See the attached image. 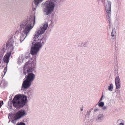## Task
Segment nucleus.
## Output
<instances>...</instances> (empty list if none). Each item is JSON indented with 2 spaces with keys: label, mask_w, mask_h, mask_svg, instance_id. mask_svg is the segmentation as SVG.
<instances>
[{
  "label": "nucleus",
  "mask_w": 125,
  "mask_h": 125,
  "mask_svg": "<svg viewBox=\"0 0 125 125\" xmlns=\"http://www.w3.org/2000/svg\"><path fill=\"white\" fill-rule=\"evenodd\" d=\"M48 26V23L46 22L43 24L35 32V35L33 38L34 42L32 43L30 53L32 55H36L42 47V45L45 42L43 38L40 37L41 35L47 30Z\"/></svg>",
  "instance_id": "nucleus-1"
},
{
  "label": "nucleus",
  "mask_w": 125,
  "mask_h": 125,
  "mask_svg": "<svg viewBox=\"0 0 125 125\" xmlns=\"http://www.w3.org/2000/svg\"><path fill=\"white\" fill-rule=\"evenodd\" d=\"M36 63L35 61H31L26 62L23 67V73L27 75L26 80L23 82L22 87L27 89L31 85V83L35 78V75L34 72H35Z\"/></svg>",
  "instance_id": "nucleus-2"
},
{
  "label": "nucleus",
  "mask_w": 125,
  "mask_h": 125,
  "mask_svg": "<svg viewBox=\"0 0 125 125\" xmlns=\"http://www.w3.org/2000/svg\"><path fill=\"white\" fill-rule=\"evenodd\" d=\"M35 16H33L25 20L20 23V27L21 31L20 39L17 40V43L16 42V45L18 46L20 42H21L29 35L31 29L35 24Z\"/></svg>",
  "instance_id": "nucleus-3"
},
{
  "label": "nucleus",
  "mask_w": 125,
  "mask_h": 125,
  "mask_svg": "<svg viewBox=\"0 0 125 125\" xmlns=\"http://www.w3.org/2000/svg\"><path fill=\"white\" fill-rule=\"evenodd\" d=\"M27 100V97L25 95H17L12 100V104L15 108H20L25 105Z\"/></svg>",
  "instance_id": "nucleus-4"
},
{
  "label": "nucleus",
  "mask_w": 125,
  "mask_h": 125,
  "mask_svg": "<svg viewBox=\"0 0 125 125\" xmlns=\"http://www.w3.org/2000/svg\"><path fill=\"white\" fill-rule=\"evenodd\" d=\"M56 0H49L45 2L44 3L42 4V10L45 15H48L53 11Z\"/></svg>",
  "instance_id": "nucleus-5"
},
{
  "label": "nucleus",
  "mask_w": 125,
  "mask_h": 125,
  "mask_svg": "<svg viewBox=\"0 0 125 125\" xmlns=\"http://www.w3.org/2000/svg\"><path fill=\"white\" fill-rule=\"evenodd\" d=\"M14 42L12 38H10L7 42L6 48L10 52L6 53L3 58L4 62L8 64L9 61L10 57L11 54V52L14 48Z\"/></svg>",
  "instance_id": "nucleus-6"
},
{
  "label": "nucleus",
  "mask_w": 125,
  "mask_h": 125,
  "mask_svg": "<svg viewBox=\"0 0 125 125\" xmlns=\"http://www.w3.org/2000/svg\"><path fill=\"white\" fill-rule=\"evenodd\" d=\"M111 2L107 1V3L105 5V10L106 12V16L107 20L108 22L109 27H110L111 24Z\"/></svg>",
  "instance_id": "nucleus-7"
},
{
  "label": "nucleus",
  "mask_w": 125,
  "mask_h": 125,
  "mask_svg": "<svg viewBox=\"0 0 125 125\" xmlns=\"http://www.w3.org/2000/svg\"><path fill=\"white\" fill-rule=\"evenodd\" d=\"M27 114V112L26 111L21 110L19 111L16 114L15 118V120H17L26 115Z\"/></svg>",
  "instance_id": "nucleus-8"
},
{
  "label": "nucleus",
  "mask_w": 125,
  "mask_h": 125,
  "mask_svg": "<svg viewBox=\"0 0 125 125\" xmlns=\"http://www.w3.org/2000/svg\"><path fill=\"white\" fill-rule=\"evenodd\" d=\"M115 73L118 74V76H116L115 78V83L116 89H119L121 87V81L120 77L118 75V72L116 70L115 71Z\"/></svg>",
  "instance_id": "nucleus-9"
},
{
  "label": "nucleus",
  "mask_w": 125,
  "mask_h": 125,
  "mask_svg": "<svg viewBox=\"0 0 125 125\" xmlns=\"http://www.w3.org/2000/svg\"><path fill=\"white\" fill-rule=\"evenodd\" d=\"M104 116L102 114H99L96 116V120L98 123H101L104 120Z\"/></svg>",
  "instance_id": "nucleus-10"
},
{
  "label": "nucleus",
  "mask_w": 125,
  "mask_h": 125,
  "mask_svg": "<svg viewBox=\"0 0 125 125\" xmlns=\"http://www.w3.org/2000/svg\"><path fill=\"white\" fill-rule=\"evenodd\" d=\"M111 39L112 41H114L116 36V31L114 28L112 29L111 33Z\"/></svg>",
  "instance_id": "nucleus-11"
},
{
  "label": "nucleus",
  "mask_w": 125,
  "mask_h": 125,
  "mask_svg": "<svg viewBox=\"0 0 125 125\" xmlns=\"http://www.w3.org/2000/svg\"><path fill=\"white\" fill-rule=\"evenodd\" d=\"M25 57L24 55H22L19 57L18 60V62L19 63H21L23 62L25 59Z\"/></svg>",
  "instance_id": "nucleus-12"
},
{
  "label": "nucleus",
  "mask_w": 125,
  "mask_h": 125,
  "mask_svg": "<svg viewBox=\"0 0 125 125\" xmlns=\"http://www.w3.org/2000/svg\"><path fill=\"white\" fill-rule=\"evenodd\" d=\"M43 0H34V3L35 5V7H36L40 3L42 2Z\"/></svg>",
  "instance_id": "nucleus-13"
},
{
  "label": "nucleus",
  "mask_w": 125,
  "mask_h": 125,
  "mask_svg": "<svg viewBox=\"0 0 125 125\" xmlns=\"http://www.w3.org/2000/svg\"><path fill=\"white\" fill-rule=\"evenodd\" d=\"M113 88V84L111 83L108 87V90L110 91H112Z\"/></svg>",
  "instance_id": "nucleus-14"
},
{
  "label": "nucleus",
  "mask_w": 125,
  "mask_h": 125,
  "mask_svg": "<svg viewBox=\"0 0 125 125\" xmlns=\"http://www.w3.org/2000/svg\"><path fill=\"white\" fill-rule=\"evenodd\" d=\"M91 109L87 111V112L86 114L85 115V116L86 117H89V116L90 115L91 113Z\"/></svg>",
  "instance_id": "nucleus-15"
},
{
  "label": "nucleus",
  "mask_w": 125,
  "mask_h": 125,
  "mask_svg": "<svg viewBox=\"0 0 125 125\" xmlns=\"http://www.w3.org/2000/svg\"><path fill=\"white\" fill-rule=\"evenodd\" d=\"M104 104V103L103 102H101L98 104V106L99 107H103Z\"/></svg>",
  "instance_id": "nucleus-16"
},
{
  "label": "nucleus",
  "mask_w": 125,
  "mask_h": 125,
  "mask_svg": "<svg viewBox=\"0 0 125 125\" xmlns=\"http://www.w3.org/2000/svg\"><path fill=\"white\" fill-rule=\"evenodd\" d=\"M16 125H26L25 123L23 122H20L19 123H17Z\"/></svg>",
  "instance_id": "nucleus-17"
},
{
  "label": "nucleus",
  "mask_w": 125,
  "mask_h": 125,
  "mask_svg": "<svg viewBox=\"0 0 125 125\" xmlns=\"http://www.w3.org/2000/svg\"><path fill=\"white\" fill-rule=\"evenodd\" d=\"M83 44V46L84 47H86L87 46V44L86 43H85L84 44H83V43L81 42V43H79V44L82 45Z\"/></svg>",
  "instance_id": "nucleus-18"
},
{
  "label": "nucleus",
  "mask_w": 125,
  "mask_h": 125,
  "mask_svg": "<svg viewBox=\"0 0 125 125\" xmlns=\"http://www.w3.org/2000/svg\"><path fill=\"white\" fill-rule=\"evenodd\" d=\"M99 110V109L97 108H96L94 109V112H98Z\"/></svg>",
  "instance_id": "nucleus-19"
},
{
  "label": "nucleus",
  "mask_w": 125,
  "mask_h": 125,
  "mask_svg": "<svg viewBox=\"0 0 125 125\" xmlns=\"http://www.w3.org/2000/svg\"><path fill=\"white\" fill-rule=\"evenodd\" d=\"M107 108V107L106 106H103V107L102 108V109L103 110H105Z\"/></svg>",
  "instance_id": "nucleus-20"
},
{
  "label": "nucleus",
  "mask_w": 125,
  "mask_h": 125,
  "mask_svg": "<svg viewBox=\"0 0 125 125\" xmlns=\"http://www.w3.org/2000/svg\"><path fill=\"white\" fill-rule=\"evenodd\" d=\"M2 103V104H3V101H0V108L2 106V105L1 104V103Z\"/></svg>",
  "instance_id": "nucleus-21"
},
{
  "label": "nucleus",
  "mask_w": 125,
  "mask_h": 125,
  "mask_svg": "<svg viewBox=\"0 0 125 125\" xmlns=\"http://www.w3.org/2000/svg\"><path fill=\"white\" fill-rule=\"evenodd\" d=\"M86 124L87 125H92V124L90 122H89L88 123H86Z\"/></svg>",
  "instance_id": "nucleus-22"
},
{
  "label": "nucleus",
  "mask_w": 125,
  "mask_h": 125,
  "mask_svg": "<svg viewBox=\"0 0 125 125\" xmlns=\"http://www.w3.org/2000/svg\"><path fill=\"white\" fill-rule=\"evenodd\" d=\"M2 54H1V55L0 56V63L1 62V59L2 58Z\"/></svg>",
  "instance_id": "nucleus-23"
},
{
  "label": "nucleus",
  "mask_w": 125,
  "mask_h": 125,
  "mask_svg": "<svg viewBox=\"0 0 125 125\" xmlns=\"http://www.w3.org/2000/svg\"><path fill=\"white\" fill-rule=\"evenodd\" d=\"M115 49L116 51H117V50H118V49L117 47V46H116V45L115 46Z\"/></svg>",
  "instance_id": "nucleus-24"
},
{
  "label": "nucleus",
  "mask_w": 125,
  "mask_h": 125,
  "mask_svg": "<svg viewBox=\"0 0 125 125\" xmlns=\"http://www.w3.org/2000/svg\"><path fill=\"white\" fill-rule=\"evenodd\" d=\"M83 106H82L80 108V110L81 111H83Z\"/></svg>",
  "instance_id": "nucleus-25"
},
{
  "label": "nucleus",
  "mask_w": 125,
  "mask_h": 125,
  "mask_svg": "<svg viewBox=\"0 0 125 125\" xmlns=\"http://www.w3.org/2000/svg\"><path fill=\"white\" fill-rule=\"evenodd\" d=\"M102 98H101L100 100L99 101V102L98 103H99V102H101V101H102Z\"/></svg>",
  "instance_id": "nucleus-26"
},
{
  "label": "nucleus",
  "mask_w": 125,
  "mask_h": 125,
  "mask_svg": "<svg viewBox=\"0 0 125 125\" xmlns=\"http://www.w3.org/2000/svg\"><path fill=\"white\" fill-rule=\"evenodd\" d=\"M25 58L26 59H28L29 58V57L28 55V56L26 57Z\"/></svg>",
  "instance_id": "nucleus-27"
},
{
  "label": "nucleus",
  "mask_w": 125,
  "mask_h": 125,
  "mask_svg": "<svg viewBox=\"0 0 125 125\" xmlns=\"http://www.w3.org/2000/svg\"><path fill=\"white\" fill-rule=\"evenodd\" d=\"M119 125H124V124L123 123H120Z\"/></svg>",
  "instance_id": "nucleus-28"
},
{
  "label": "nucleus",
  "mask_w": 125,
  "mask_h": 125,
  "mask_svg": "<svg viewBox=\"0 0 125 125\" xmlns=\"http://www.w3.org/2000/svg\"><path fill=\"white\" fill-rule=\"evenodd\" d=\"M117 92L119 93L120 92V91L119 90H118L117 91Z\"/></svg>",
  "instance_id": "nucleus-29"
},
{
  "label": "nucleus",
  "mask_w": 125,
  "mask_h": 125,
  "mask_svg": "<svg viewBox=\"0 0 125 125\" xmlns=\"http://www.w3.org/2000/svg\"><path fill=\"white\" fill-rule=\"evenodd\" d=\"M28 94H30L31 95L32 94L30 92H29L28 93Z\"/></svg>",
  "instance_id": "nucleus-30"
},
{
  "label": "nucleus",
  "mask_w": 125,
  "mask_h": 125,
  "mask_svg": "<svg viewBox=\"0 0 125 125\" xmlns=\"http://www.w3.org/2000/svg\"><path fill=\"white\" fill-rule=\"evenodd\" d=\"M7 70V67H5V69H4V70H5V71H6H6Z\"/></svg>",
  "instance_id": "nucleus-31"
},
{
  "label": "nucleus",
  "mask_w": 125,
  "mask_h": 125,
  "mask_svg": "<svg viewBox=\"0 0 125 125\" xmlns=\"http://www.w3.org/2000/svg\"><path fill=\"white\" fill-rule=\"evenodd\" d=\"M18 32H18V31H17L16 32V33H15V34H16L17 33V34H18Z\"/></svg>",
  "instance_id": "nucleus-32"
},
{
  "label": "nucleus",
  "mask_w": 125,
  "mask_h": 125,
  "mask_svg": "<svg viewBox=\"0 0 125 125\" xmlns=\"http://www.w3.org/2000/svg\"><path fill=\"white\" fill-rule=\"evenodd\" d=\"M103 95H102V96H101V98H103Z\"/></svg>",
  "instance_id": "nucleus-33"
},
{
  "label": "nucleus",
  "mask_w": 125,
  "mask_h": 125,
  "mask_svg": "<svg viewBox=\"0 0 125 125\" xmlns=\"http://www.w3.org/2000/svg\"><path fill=\"white\" fill-rule=\"evenodd\" d=\"M30 95H29V96H28V97H30Z\"/></svg>",
  "instance_id": "nucleus-34"
},
{
  "label": "nucleus",
  "mask_w": 125,
  "mask_h": 125,
  "mask_svg": "<svg viewBox=\"0 0 125 125\" xmlns=\"http://www.w3.org/2000/svg\"><path fill=\"white\" fill-rule=\"evenodd\" d=\"M35 9H34V10H34V11H35Z\"/></svg>",
  "instance_id": "nucleus-35"
},
{
  "label": "nucleus",
  "mask_w": 125,
  "mask_h": 125,
  "mask_svg": "<svg viewBox=\"0 0 125 125\" xmlns=\"http://www.w3.org/2000/svg\"><path fill=\"white\" fill-rule=\"evenodd\" d=\"M4 74L6 73V72H4Z\"/></svg>",
  "instance_id": "nucleus-36"
}]
</instances>
